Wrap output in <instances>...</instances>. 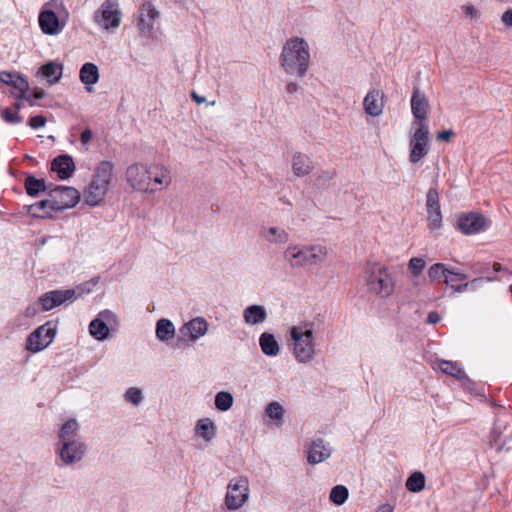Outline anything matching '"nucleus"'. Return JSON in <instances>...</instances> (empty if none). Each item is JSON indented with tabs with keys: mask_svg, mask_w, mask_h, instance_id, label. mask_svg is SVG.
Instances as JSON below:
<instances>
[{
	"mask_svg": "<svg viewBox=\"0 0 512 512\" xmlns=\"http://www.w3.org/2000/svg\"><path fill=\"white\" fill-rule=\"evenodd\" d=\"M59 467H80L88 453V445L81 436V426L76 418L65 420L58 429L54 446Z\"/></svg>",
	"mask_w": 512,
	"mask_h": 512,
	"instance_id": "1",
	"label": "nucleus"
},
{
	"mask_svg": "<svg viewBox=\"0 0 512 512\" xmlns=\"http://www.w3.org/2000/svg\"><path fill=\"white\" fill-rule=\"evenodd\" d=\"M125 179L134 191L146 194H155L167 189L173 182L170 169L160 163L131 164L126 169Z\"/></svg>",
	"mask_w": 512,
	"mask_h": 512,
	"instance_id": "2",
	"label": "nucleus"
},
{
	"mask_svg": "<svg viewBox=\"0 0 512 512\" xmlns=\"http://www.w3.org/2000/svg\"><path fill=\"white\" fill-rule=\"evenodd\" d=\"M289 350L299 364H309L318 355V331L313 321H300L289 328Z\"/></svg>",
	"mask_w": 512,
	"mask_h": 512,
	"instance_id": "3",
	"label": "nucleus"
},
{
	"mask_svg": "<svg viewBox=\"0 0 512 512\" xmlns=\"http://www.w3.org/2000/svg\"><path fill=\"white\" fill-rule=\"evenodd\" d=\"M310 60V46L304 38L294 36L284 43L280 64L285 73L303 78L309 69Z\"/></svg>",
	"mask_w": 512,
	"mask_h": 512,
	"instance_id": "4",
	"label": "nucleus"
},
{
	"mask_svg": "<svg viewBox=\"0 0 512 512\" xmlns=\"http://www.w3.org/2000/svg\"><path fill=\"white\" fill-rule=\"evenodd\" d=\"M329 252L323 244H290L283 252V260L291 269H303L322 264Z\"/></svg>",
	"mask_w": 512,
	"mask_h": 512,
	"instance_id": "5",
	"label": "nucleus"
},
{
	"mask_svg": "<svg viewBox=\"0 0 512 512\" xmlns=\"http://www.w3.org/2000/svg\"><path fill=\"white\" fill-rule=\"evenodd\" d=\"M114 180V165L110 161L100 162L83 192L84 202L91 206H100Z\"/></svg>",
	"mask_w": 512,
	"mask_h": 512,
	"instance_id": "6",
	"label": "nucleus"
},
{
	"mask_svg": "<svg viewBox=\"0 0 512 512\" xmlns=\"http://www.w3.org/2000/svg\"><path fill=\"white\" fill-rule=\"evenodd\" d=\"M363 280L367 290L380 298H388L394 293L395 279L383 264L368 263L364 270Z\"/></svg>",
	"mask_w": 512,
	"mask_h": 512,
	"instance_id": "7",
	"label": "nucleus"
},
{
	"mask_svg": "<svg viewBox=\"0 0 512 512\" xmlns=\"http://www.w3.org/2000/svg\"><path fill=\"white\" fill-rule=\"evenodd\" d=\"M67 18L68 12L63 0H50L42 6L38 22L44 34L58 35L65 28Z\"/></svg>",
	"mask_w": 512,
	"mask_h": 512,
	"instance_id": "8",
	"label": "nucleus"
},
{
	"mask_svg": "<svg viewBox=\"0 0 512 512\" xmlns=\"http://www.w3.org/2000/svg\"><path fill=\"white\" fill-rule=\"evenodd\" d=\"M409 146V160L413 164L418 163L429 153V127L426 122H413Z\"/></svg>",
	"mask_w": 512,
	"mask_h": 512,
	"instance_id": "9",
	"label": "nucleus"
},
{
	"mask_svg": "<svg viewBox=\"0 0 512 512\" xmlns=\"http://www.w3.org/2000/svg\"><path fill=\"white\" fill-rule=\"evenodd\" d=\"M249 480L244 476L232 478L227 485L224 504L230 511L241 509L249 500Z\"/></svg>",
	"mask_w": 512,
	"mask_h": 512,
	"instance_id": "10",
	"label": "nucleus"
},
{
	"mask_svg": "<svg viewBox=\"0 0 512 512\" xmlns=\"http://www.w3.org/2000/svg\"><path fill=\"white\" fill-rule=\"evenodd\" d=\"M56 335L57 325L48 321L27 336L25 349L32 354L39 353L52 344Z\"/></svg>",
	"mask_w": 512,
	"mask_h": 512,
	"instance_id": "11",
	"label": "nucleus"
},
{
	"mask_svg": "<svg viewBox=\"0 0 512 512\" xmlns=\"http://www.w3.org/2000/svg\"><path fill=\"white\" fill-rule=\"evenodd\" d=\"M118 316L111 310L100 311L88 327L89 334L97 341H105L110 337V327H117Z\"/></svg>",
	"mask_w": 512,
	"mask_h": 512,
	"instance_id": "12",
	"label": "nucleus"
},
{
	"mask_svg": "<svg viewBox=\"0 0 512 512\" xmlns=\"http://www.w3.org/2000/svg\"><path fill=\"white\" fill-rule=\"evenodd\" d=\"M208 331L209 323L204 317L191 318L179 327L177 342L194 344L204 337Z\"/></svg>",
	"mask_w": 512,
	"mask_h": 512,
	"instance_id": "13",
	"label": "nucleus"
},
{
	"mask_svg": "<svg viewBox=\"0 0 512 512\" xmlns=\"http://www.w3.org/2000/svg\"><path fill=\"white\" fill-rule=\"evenodd\" d=\"M95 23L104 30L115 29L121 22L118 0H106L94 14Z\"/></svg>",
	"mask_w": 512,
	"mask_h": 512,
	"instance_id": "14",
	"label": "nucleus"
},
{
	"mask_svg": "<svg viewBox=\"0 0 512 512\" xmlns=\"http://www.w3.org/2000/svg\"><path fill=\"white\" fill-rule=\"evenodd\" d=\"M81 295L77 289L52 290L42 294L39 299V305L42 311H50L60 305L73 303Z\"/></svg>",
	"mask_w": 512,
	"mask_h": 512,
	"instance_id": "15",
	"label": "nucleus"
},
{
	"mask_svg": "<svg viewBox=\"0 0 512 512\" xmlns=\"http://www.w3.org/2000/svg\"><path fill=\"white\" fill-rule=\"evenodd\" d=\"M159 12L150 2H145L139 9L137 27L143 36L152 37L159 29Z\"/></svg>",
	"mask_w": 512,
	"mask_h": 512,
	"instance_id": "16",
	"label": "nucleus"
},
{
	"mask_svg": "<svg viewBox=\"0 0 512 512\" xmlns=\"http://www.w3.org/2000/svg\"><path fill=\"white\" fill-rule=\"evenodd\" d=\"M58 213L74 207L80 200V193L77 189L68 186H59L52 189L48 194Z\"/></svg>",
	"mask_w": 512,
	"mask_h": 512,
	"instance_id": "17",
	"label": "nucleus"
},
{
	"mask_svg": "<svg viewBox=\"0 0 512 512\" xmlns=\"http://www.w3.org/2000/svg\"><path fill=\"white\" fill-rule=\"evenodd\" d=\"M490 224L491 222L485 216L476 212L463 214L457 221L459 230L466 235L480 233L488 229Z\"/></svg>",
	"mask_w": 512,
	"mask_h": 512,
	"instance_id": "18",
	"label": "nucleus"
},
{
	"mask_svg": "<svg viewBox=\"0 0 512 512\" xmlns=\"http://www.w3.org/2000/svg\"><path fill=\"white\" fill-rule=\"evenodd\" d=\"M427 220L431 230L442 227V213L439 193L436 187H430L426 195Z\"/></svg>",
	"mask_w": 512,
	"mask_h": 512,
	"instance_id": "19",
	"label": "nucleus"
},
{
	"mask_svg": "<svg viewBox=\"0 0 512 512\" xmlns=\"http://www.w3.org/2000/svg\"><path fill=\"white\" fill-rule=\"evenodd\" d=\"M385 107V94L378 88L370 89L363 99V109L371 117H379Z\"/></svg>",
	"mask_w": 512,
	"mask_h": 512,
	"instance_id": "20",
	"label": "nucleus"
},
{
	"mask_svg": "<svg viewBox=\"0 0 512 512\" xmlns=\"http://www.w3.org/2000/svg\"><path fill=\"white\" fill-rule=\"evenodd\" d=\"M332 454L330 444L321 438L314 439L307 449V461L316 465L327 460Z\"/></svg>",
	"mask_w": 512,
	"mask_h": 512,
	"instance_id": "21",
	"label": "nucleus"
},
{
	"mask_svg": "<svg viewBox=\"0 0 512 512\" xmlns=\"http://www.w3.org/2000/svg\"><path fill=\"white\" fill-rule=\"evenodd\" d=\"M410 104L414 122H425L428 117L429 102L425 93L418 87L413 88Z\"/></svg>",
	"mask_w": 512,
	"mask_h": 512,
	"instance_id": "22",
	"label": "nucleus"
},
{
	"mask_svg": "<svg viewBox=\"0 0 512 512\" xmlns=\"http://www.w3.org/2000/svg\"><path fill=\"white\" fill-rule=\"evenodd\" d=\"M0 81L13 87V95L18 99H26L29 84L25 78L11 72H1Z\"/></svg>",
	"mask_w": 512,
	"mask_h": 512,
	"instance_id": "23",
	"label": "nucleus"
},
{
	"mask_svg": "<svg viewBox=\"0 0 512 512\" xmlns=\"http://www.w3.org/2000/svg\"><path fill=\"white\" fill-rule=\"evenodd\" d=\"M100 71L96 64L92 62L84 63L79 70V80L84 85L87 92L94 91L93 87L99 82Z\"/></svg>",
	"mask_w": 512,
	"mask_h": 512,
	"instance_id": "24",
	"label": "nucleus"
},
{
	"mask_svg": "<svg viewBox=\"0 0 512 512\" xmlns=\"http://www.w3.org/2000/svg\"><path fill=\"white\" fill-rule=\"evenodd\" d=\"M286 410L279 401H270L264 408V418L269 426L280 428L284 424Z\"/></svg>",
	"mask_w": 512,
	"mask_h": 512,
	"instance_id": "25",
	"label": "nucleus"
},
{
	"mask_svg": "<svg viewBox=\"0 0 512 512\" xmlns=\"http://www.w3.org/2000/svg\"><path fill=\"white\" fill-rule=\"evenodd\" d=\"M291 168L296 177H304L313 171L314 163L307 154L295 152L291 157Z\"/></svg>",
	"mask_w": 512,
	"mask_h": 512,
	"instance_id": "26",
	"label": "nucleus"
},
{
	"mask_svg": "<svg viewBox=\"0 0 512 512\" xmlns=\"http://www.w3.org/2000/svg\"><path fill=\"white\" fill-rule=\"evenodd\" d=\"M27 212L34 218H53L58 214L50 196L27 207Z\"/></svg>",
	"mask_w": 512,
	"mask_h": 512,
	"instance_id": "27",
	"label": "nucleus"
},
{
	"mask_svg": "<svg viewBox=\"0 0 512 512\" xmlns=\"http://www.w3.org/2000/svg\"><path fill=\"white\" fill-rule=\"evenodd\" d=\"M260 236L268 243L274 245H283L289 240V233L279 226H263Z\"/></svg>",
	"mask_w": 512,
	"mask_h": 512,
	"instance_id": "28",
	"label": "nucleus"
},
{
	"mask_svg": "<svg viewBox=\"0 0 512 512\" xmlns=\"http://www.w3.org/2000/svg\"><path fill=\"white\" fill-rule=\"evenodd\" d=\"M194 433L205 442H211L217 433L215 421L209 417L200 418L194 426Z\"/></svg>",
	"mask_w": 512,
	"mask_h": 512,
	"instance_id": "29",
	"label": "nucleus"
},
{
	"mask_svg": "<svg viewBox=\"0 0 512 512\" xmlns=\"http://www.w3.org/2000/svg\"><path fill=\"white\" fill-rule=\"evenodd\" d=\"M51 170L56 172L59 178L67 179L75 171L73 158L69 155H60L51 163Z\"/></svg>",
	"mask_w": 512,
	"mask_h": 512,
	"instance_id": "30",
	"label": "nucleus"
},
{
	"mask_svg": "<svg viewBox=\"0 0 512 512\" xmlns=\"http://www.w3.org/2000/svg\"><path fill=\"white\" fill-rule=\"evenodd\" d=\"M268 316L267 310L263 305L253 304L243 310V320L249 326L262 324Z\"/></svg>",
	"mask_w": 512,
	"mask_h": 512,
	"instance_id": "31",
	"label": "nucleus"
},
{
	"mask_svg": "<svg viewBox=\"0 0 512 512\" xmlns=\"http://www.w3.org/2000/svg\"><path fill=\"white\" fill-rule=\"evenodd\" d=\"M176 328L168 318H160L155 325V336L157 340L167 343L175 337Z\"/></svg>",
	"mask_w": 512,
	"mask_h": 512,
	"instance_id": "32",
	"label": "nucleus"
},
{
	"mask_svg": "<svg viewBox=\"0 0 512 512\" xmlns=\"http://www.w3.org/2000/svg\"><path fill=\"white\" fill-rule=\"evenodd\" d=\"M261 351L269 357H275L280 352V346L275 336L269 332H263L259 337Z\"/></svg>",
	"mask_w": 512,
	"mask_h": 512,
	"instance_id": "33",
	"label": "nucleus"
},
{
	"mask_svg": "<svg viewBox=\"0 0 512 512\" xmlns=\"http://www.w3.org/2000/svg\"><path fill=\"white\" fill-rule=\"evenodd\" d=\"M63 66L58 62L51 61L43 65L40 69L41 75L47 79L50 84L57 83L62 77Z\"/></svg>",
	"mask_w": 512,
	"mask_h": 512,
	"instance_id": "34",
	"label": "nucleus"
},
{
	"mask_svg": "<svg viewBox=\"0 0 512 512\" xmlns=\"http://www.w3.org/2000/svg\"><path fill=\"white\" fill-rule=\"evenodd\" d=\"M434 369H439L445 374L451 375L457 379H462L465 377V372L458 365L457 362L447 361V360H438L433 365Z\"/></svg>",
	"mask_w": 512,
	"mask_h": 512,
	"instance_id": "35",
	"label": "nucleus"
},
{
	"mask_svg": "<svg viewBox=\"0 0 512 512\" xmlns=\"http://www.w3.org/2000/svg\"><path fill=\"white\" fill-rule=\"evenodd\" d=\"M234 404V397L229 391H219L214 398L215 409L219 412H227Z\"/></svg>",
	"mask_w": 512,
	"mask_h": 512,
	"instance_id": "36",
	"label": "nucleus"
},
{
	"mask_svg": "<svg viewBox=\"0 0 512 512\" xmlns=\"http://www.w3.org/2000/svg\"><path fill=\"white\" fill-rule=\"evenodd\" d=\"M46 183L44 179H38L32 175H29L25 179V189L29 196L35 197L39 193L46 190Z\"/></svg>",
	"mask_w": 512,
	"mask_h": 512,
	"instance_id": "37",
	"label": "nucleus"
},
{
	"mask_svg": "<svg viewBox=\"0 0 512 512\" xmlns=\"http://www.w3.org/2000/svg\"><path fill=\"white\" fill-rule=\"evenodd\" d=\"M406 488L410 492H420L425 487V476L422 472H414L412 473L408 479L406 480Z\"/></svg>",
	"mask_w": 512,
	"mask_h": 512,
	"instance_id": "38",
	"label": "nucleus"
},
{
	"mask_svg": "<svg viewBox=\"0 0 512 512\" xmlns=\"http://www.w3.org/2000/svg\"><path fill=\"white\" fill-rule=\"evenodd\" d=\"M349 496V491L344 485H336L331 489L329 500L335 505L344 504Z\"/></svg>",
	"mask_w": 512,
	"mask_h": 512,
	"instance_id": "39",
	"label": "nucleus"
},
{
	"mask_svg": "<svg viewBox=\"0 0 512 512\" xmlns=\"http://www.w3.org/2000/svg\"><path fill=\"white\" fill-rule=\"evenodd\" d=\"M124 400L134 406H138L144 400L143 392L138 387H130L124 393Z\"/></svg>",
	"mask_w": 512,
	"mask_h": 512,
	"instance_id": "40",
	"label": "nucleus"
},
{
	"mask_svg": "<svg viewBox=\"0 0 512 512\" xmlns=\"http://www.w3.org/2000/svg\"><path fill=\"white\" fill-rule=\"evenodd\" d=\"M426 266V262L423 258L413 257L408 262V271L414 276L418 277Z\"/></svg>",
	"mask_w": 512,
	"mask_h": 512,
	"instance_id": "41",
	"label": "nucleus"
},
{
	"mask_svg": "<svg viewBox=\"0 0 512 512\" xmlns=\"http://www.w3.org/2000/svg\"><path fill=\"white\" fill-rule=\"evenodd\" d=\"M449 272V269L445 267L442 263H436L432 265L428 270V276L431 281L438 280L441 276L447 275Z\"/></svg>",
	"mask_w": 512,
	"mask_h": 512,
	"instance_id": "42",
	"label": "nucleus"
},
{
	"mask_svg": "<svg viewBox=\"0 0 512 512\" xmlns=\"http://www.w3.org/2000/svg\"><path fill=\"white\" fill-rule=\"evenodd\" d=\"M467 278V276L463 273L454 272L452 270H449L448 274L445 275V284L448 286H451L452 288L455 286V283L459 281H464Z\"/></svg>",
	"mask_w": 512,
	"mask_h": 512,
	"instance_id": "43",
	"label": "nucleus"
},
{
	"mask_svg": "<svg viewBox=\"0 0 512 512\" xmlns=\"http://www.w3.org/2000/svg\"><path fill=\"white\" fill-rule=\"evenodd\" d=\"M2 117L8 123L16 124L22 121V118L19 116L17 112L10 111L8 109L2 112Z\"/></svg>",
	"mask_w": 512,
	"mask_h": 512,
	"instance_id": "44",
	"label": "nucleus"
},
{
	"mask_svg": "<svg viewBox=\"0 0 512 512\" xmlns=\"http://www.w3.org/2000/svg\"><path fill=\"white\" fill-rule=\"evenodd\" d=\"M39 312H43V311L39 305V299H38L35 303L26 307V309L24 311V316L27 318H32V317L36 316Z\"/></svg>",
	"mask_w": 512,
	"mask_h": 512,
	"instance_id": "45",
	"label": "nucleus"
},
{
	"mask_svg": "<svg viewBox=\"0 0 512 512\" xmlns=\"http://www.w3.org/2000/svg\"><path fill=\"white\" fill-rule=\"evenodd\" d=\"M496 280V277H480L473 279L472 281L468 282V284L471 290H476L481 287L484 282H492Z\"/></svg>",
	"mask_w": 512,
	"mask_h": 512,
	"instance_id": "46",
	"label": "nucleus"
},
{
	"mask_svg": "<svg viewBox=\"0 0 512 512\" xmlns=\"http://www.w3.org/2000/svg\"><path fill=\"white\" fill-rule=\"evenodd\" d=\"M45 124H46V118L41 115L34 116L29 121V126L32 129H38V128L44 127Z\"/></svg>",
	"mask_w": 512,
	"mask_h": 512,
	"instance_id": "47",
	"label": "nucleus"
},
{
	"mask_svg": "<svg viewBox=\"0 0 512 512\" xmlns=\"http://www.w3.org/2000/svg\"><path fill=\"white\" fill-rule=\"evenodd\" d=\"M462 11L467 17L474 19H477L480 15L476 7L472 4H466L462 6Z\"/></svg>",
	"mask_w": 512,
	"mask_h": 512,
	"instance_id": "48",
	"label": "nucleus"
},
{
	"mask_svg": "<svg viewBox=\"0 0 512 512\" xmlns=\"http://www.w3.org/2000/svg\"><path fill=\"white\" fill-rule=\"evenodd\" d=\"M92 138H93V132L89 128L83 130L80 135V140L84 147H86L89 144V142L91 141Z\"/></svg>",
	"mask_w": 512,
	"mask_h": 512,
	"instance_id": "49",
	"label": "nucleus"
},
{
	"mask_svg": "<svg viewBox=\"0 0 512 512\" xmlns=\"http://www.w3.org/2000/svg\"><path fill=\"white\" fill-rule=\"evenodd\" d=\"M502 22L507 27H512V9L507 10L506 12H504V14L502 15Z\"/></svg>",
	"mask_w": 512,
	"mask_h": 512,
	"instance_id": "50",
	"label": "nucleus"
},
{
	"mask_svg": "<svg viewBox=\"0 0 512 512\" xmlns=\"http://www.w3.org/2000/svg\"><path fill=\"white\" fill-rule=\"evenodd\" d=\"M453 135L454 132L452 130H444L437 134V139L448 141Z\"/></svg>",
	"mask_w": 512,
	"mask_h": 512,
	"instance_id": "51",
	"label": "nucleus"
},
{
	"mask_svg": "<svg viewBox=\"0 0 512 512\" xmlns=\"http://www.w3.org/2000/svg\"><path fill=\"white\" fill-rule=\"evenodd\" d=\"M334 176V172L333 171H321V172H318V180L319 181H328L330 179H332Z\"/></svg>",
	"mask_w": 512,
	"mask_h": 512,
	"instance_id": "52",
	"label": "nucleus"
},
{
	"mask_svg": "<svg viewBox=\"0 0 512 512\" xmlns=\"http://www.w3.org/2000/svg\"><path fill=\"white\" fill-rule=\"evenodd\" d=\"M441 320V317L440 315L435 312V311H431L429 314H428V317H427V322L429 324H436L438 323L439 321Z\"/></svg>",
	"mask_w": 512,
	"mask_h": 512,
	"instance_id": "53",
	"label": "nucleus"
},
{
	"mask_svg": "<svg viewBox=\"0 0 512 512\" xmlns=\"http://www.w3.org/2000/svg\"><path fill=\"white\" fill-rule=\"evenodd\" d=\"M299 89V86L296 82H288L287 85H286V91L290 94H294L298 91Z\"/></svg>",
	"mask_w": 512,
	"mask_h": 512,
	"instance_id": "54",
	"label": "nucleus"
},
{
	"mask_svg": "<svg viewBox=\"0 0 512 512\" xmlns=\"http://www.w3.org/2000/svg\"><path fill=\"white\" fill-rule=\"evenodd\" d=\"M454 291L457 292V293H462V292H465V291H468V290H471L470 287H469V284L468 282L464 283V284H461V285H455L453 287Z\"/></svg>",
	"mask_w": 512,
	"mask_h": 512,
	"instance_id": "55",
	"label": "nucleus"
},
{
	"mask_svg": "<svg viewBox=\"0 0 512 512\" xmlns=\"http://www.w3.org/2000/svg\"><path fill=\"white\" fill-rule=\"evenodd\" d=\"M394 508L389 503L382 504L378 507L377 512H393Z\"/></svg>",
	"mask_w": 512,
	"mask_h": 512,
	"instance_id": "56",
	"label": "nucleus"
},
{
	"mask_svg": "<svg viewBox=\"0 0 512 512\" xmlns=\"http://www.w3.org/2000/svg\"><path fill=\"white\" fill-rule=\"evenodd\" d=\"M192 97H193V99H194L197 103H202V102L205 100V98H204V97H200V96H198L196 93H193V94H192Z\"/></svg>",
	"mask_w": 512,
	"mask_h": 512,
	"instance_id": "57",
	"label": "nucleus"
},
{
	"mask_svg": "<svg viewBox=\"0 0 512 512\" xmlns=\"http://www.w3.org/2000/svg\"><path fill=\"white\" fill-rule=\"evenodd\" d=\"M493 270H494L495 272H500V271H503V270H504V268L502 267V265H501V264H499V263H494V264H493Z\"/></svg>",
	"mask_w": 512,
	"mask_h": 512,
	"instance_id": "58",
	"label": "nucleus"
},
{
	"mask_svg": "<svg viewBox=\"0 0 512 512\" xmlns=\"http://www.w3.org/2000/svg\"><path fill=\"white\" fill-rule=\"evenodd\" d=\"M15 107H16V109H20V104H19V103H17V104L15 105Z\"/></svg>",
	"mask_w": 512,
	"mask_h": 512,
	"instance_id": "59",
	"label": "nucleus"
}]
</instances>
